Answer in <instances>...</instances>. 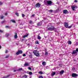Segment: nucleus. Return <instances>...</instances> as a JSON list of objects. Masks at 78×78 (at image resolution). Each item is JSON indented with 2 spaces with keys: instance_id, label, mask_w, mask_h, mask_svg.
I'll use <instances>...</instances> for the list:
<instances>
[{
  "instance_id": "5fc2aeb1",
  "label": "nucleus",
  "mask_w": 78,
  "mask_h": 78,
  "mask_svg": "<svg viewBox=\"0 0 78 78\" xmlns=\"http://www.w3.org/2000/svg\"><path fill=\"white\" fill-rule=\"evenodd\" d=\"M74 61H76V59L73 60Z\"/></svg>"
},
{
  "instance_id": "c85d7f7f",
  "label": "nucleus",
  "mask_w": 78,
  "mask_h": 78,
  "mask_svg": "<svg viewBox=\"0 0 78 78\" xmlns=\"http://www.w3.org/2000/svg\"><path fill=\"white\" fill-rule=\"evenodd\" d=\"M22 70H23L22 68H20L18 70V71H20V70L22 71Z\"/></svg>"
},
{
  "instance_id": "423d86ee",
  "label": "nucleus",
  "mask_w": 78,
  "mask_h": 78,
  "mask_svg": "<svg viewBox=\"0 0 78 78\" xmlns=\"http://www.w3.org/2000/svg\"><path fill=\"white\" fill-rule=\"evenodd\" d=\"M77 76V74L75 73H73L72 75V77H73V78H75V77H76Z\"/></svg>"
},
{
  "instance_id": "0eeeda50",
  "label": "nucleus",
  "mask_w": 78,
  "mask_h": 78,
  "mask_svg": "<svg viewBox=\"0 0 78 78\" xmlns=\"http://www.w3.org/2000/svg\"><path fill=\"white\" fill-rule=\"evenodd\" d=\"M41 6V4L40 3H38L35 5V7L36 8H37V7H40Z\"/></svg>"
},
{
  "instance_id": "6e6552de",
  "label": "nucleus",
  "mask_w": 78,
  "mask_h": 78,
  "mask_svg": "<svg viewBox=\"0 0 78 78\" xmlns=\"http://www.w3.org/2000/svg\"><path fill=\"white\" fill-rule=\"evenodd\" d=\"M42 24V23L41 22H40L38 23L37 24V26L39 27V26H41Z\"/></svg>"
},
{
  "instance_id": "f704fd0d",
  "label": "nucleus",
  "mask_w": 78,
  "mask_h": 78,
  "mask_svg": "<svg viewBox=\"0 0 78 78\" xmlns=\"http://www.w3.org/2000/svg\"><path fill=\"white\" fill-rule=\"evenodd\" d=\"M5 28H9V26H5Z\"/></svg>"
},
{
  "instance_id": "58836bf2",
  "label": "nucleus",
  "mask_w": 78,
  "mask_h": 78,
  "mask_svg": "<svg viewBox=\"0 0 78 78\" xmlns=\"http://www.w3.org/2000/svg\"><path fill=\"white\" fill-rule=\"evenodd\" d=\"M31 67H28V69H29V70H31Z\"/></svg>"
},
{
  "instance_id": "603ef678",
  "label": "nucleus",
  "mask_w": 78,
  "mask_h": 78,
  "mask_svg": "<svg viewBox=\"0 0 78 78\" xmlns=\"http://www.w3.org/2000/svg\"><path fill=\"white\" fill-rule=\"evenodd\" d=\"M37 47H36L34 48V49H37Z\"/></svg>"
},
{
  "instance_id": "a878e982",
  "label": "nucleus",
  "mask_w": 78,
  "mask_h": 78,
  "mask_svg": "<svg viewBox=\"0 0 78 78\" xmlns=\"http://www.w3.org/2000/svg\"><path fill=\"white\" fill-rule=\"evenodd\" d=\"M48 12L52 13V12H53V10H48Z\"/></svg>"
},
{
  "instance_id": "f8f14e48",
  "label": "nucleus",
  "mask_w": 78,
  "mask_h": 78,
  "mask_svg": "<svg viewBox=\"0 0 78 78\" xmlns=\"http://www.w3.org/2000/svg\"><path fill=\"white\" fill-rule=\"evenodd\" d=\"M71 8H72V9H73V11H75V9L76 8L74 6H72Z\"/></svg>"
},
{
  "instance_id": "72a5a7b5",
  "label": "nucleus",
  "mask_w": 78,
  "mask_h": 78,
  "mask_svg": "<svg viewBox=\"0 0 78 78\" xmlns=\"http://www.w3.org/2000/svg\"><path fill=\"white\" fill-rule=\"evenodd\" d=\"M48 53L47 52H45V55H48Z\"/></svg>"
},
{
  "instance_id": "dca6fc26",
  "label": "nucleus",
  "mask_w": 78,
  "mask_h": 78,
  "mask_svg": "<svg viewBox=\"0 0 78 78\" xmlns=\"http://www.w3.org/2000/svg\"><path fill=\"white\" fill-rule=\"evenodd\" d=\"M42 64L43 65V66H45V65H46V62H42Z\"/></svg>"
},
{
  "instance_id": "473e14b6",
  "label": "nucleus",
  "mask_w": 78,
  "mask_h": 78,
  "mask_svg": "<svg viewBox=\"0 0 78 78\" xmlns=\"http://www.w3.org/2000/svg\"><path fill=\"white\" fill-rule=\"evenodd\" d=\"M35 44H39V41H36L35 42Z\"/></svg>"
},
{
  "instance_id": "f257e3e1",
  "label": "nucleus",
  "mask_w": 78,
  "mask_h": 78,
  "mask_svg": "<svg viewBox=\"0 0 78 78\" xmlns=\"http://www.w3.org/2000/svg\"><path fill=\"white\" fill-rule=\"evenodd\" d=\"M47 30L48 31H53L55 29V27L53 26H51V27H47Z\"/></svg>"
},
{
  "instance_id": "4be33fe9",
  "label": "nucleus",
  "mask_w": 78,
  "mask_h": 78,
  "mask_svg": "<svg viewBox=\"0 0 78 78\" xmlns=\"http://www.w3.org/2000/svg\"><path fill=\"white\" fill-rule=\"evenodd\" d=\"M15 14L17 17H19V16L18 13L16 12L15 13Z\"/></svg>"
},
{
  "instance_id": "b1692460",
  "label": "nucleus",
  "mask_w": 78,
  "mask_h": 78,
  "mask_svg": "<svg viewBox=\"0 0 78 78\" xmlns=\"http://www.w3.org/2000/svg\"><path fill=\"white\" fill-rule=\"evenodd\" d=\"M11 21H12V22L13 23H16V22L14 20H11Z\"/></svg>"
},
{
  "instance_id": "aec40b11",
  "label": "nucleus",
  "mask_w": 78,
  "mask_h": 78,
  "mask_svg": "<svg viewBox=\"0 0 78 78\" xmlns=\"http://www.w3.org/2000/svg\"><path fill=\"white\" fill-rule=\"evenodd\" d=\"M68 44L69 45H71L72 44V42L70 41H69L68 42Z\"/></svg>"
},
{
  "instance_id": "cd10ccee",
  "label": "nucleus",
  "mask_w": 78,
  "mask_h": 78,
  "mask_svg": "<svg viewBox=\"0 0 78 78\" xmlns=\"http://www.w3.org/2000/svg\"><path fill=\"white\" fill-rule=\"evenodd\" d=\"M55 74H56V73L55 72H54L52 73V76H54V75H55Z\"/></svg>"
},
{
  "instance_id": "4468645a",
  "label": "nucleus",
  "mask_w": 78,
  "mask_h": 78,
  "mask_svg": "<svg viewBox=\"0 0 78 78\" xmlns=\"http://www.w3.org/2000/svg\"><path fill=\"white\" fill-rule=\"evenodd\" d=\"M29 65V64H28V63H26L24 64V67H26V66H28Z\"/></svg>"
},
{
  "instance_id": "393cba45",
  "label": "nucleus",
  "mask_w": 78,
  "mask_h": 78,
  "mask_svg": "<svg viewBox=\"0 0 78 78\" xmlns=\"http://www.w3.org/2000/svg\"><path fill=\"white\" fill-rule=\"evenodd\" d=\"M37 38L38 39H41V37L39 35H38Z\"/></svg>"
},
{
  "instance_id": "3c124183",
  "label": "nucleus",
  "mask_w": 78,
  "mask_h": 78,
  "mask_svg": "<svg viewBox=\"0 0 78 78\" xmlns=\"http://www.w3.org/2000/svg\"><path fill=\"white\" fill-rule=\"evenodd\" d=\"M49 41H52L51 38H50V39H49Z\"/></svg>"
},
{
  "instance_id": "79ce46f5",
  "label": "nucleus",
  "mask_w": 78,
  "mask_h": 78,
  "mask_svg": "<svg viewBox=\"0 0 78 78\" xmlns=\"http://www.w3.org/2000/svg\"><path fill=\"white\" fill-rule=\"evenodd\" d=\"M33 21H30V22H29V23H30V24H31V23H32Z\"/></svg>"
},
{
  "instance_id": "2eb2a0df",
  "label": "nucleus",
  "mask_w": 78,
  "mask_h": 78,
  "mask_svg": "<svg viewBox=\"0 0 78 78\" xmlns=\"http://www.w3.org/2000/svg\"><path fill=\"white\" fill-rule=\"evenodd\" d=\"M10 76V75H8L7 76H5L4 77H2V78H9V77Z\"/></svg>"
},
{
  "instance_id": "a211bd4d",
  "label": "nucleus",
  "mask_w": 78,
  "mask_h": 78,
  "mask_svg": "<svg viewBox=\"0 0 78 78\" xmlns=\"http://www.w3.org/2000/svg\"><path fill=\"white\" fill-rule=\"evenodd\" d=\"M29 34H27V35H24L23 37V38H25V37H27L29 35Z\"/></svg>"
},
{
  "instance_id": "f03ea898",
  "label": "nucleus",
  "mask_w": 78,
  "mask_h": 78,
  "mask_svg": "<svg viewBox=\"0 0 78 78\" xmlns=\"http://www.w3.org/2000/svg\"><path fill=\"white\" fill-rule=\"evenodd\" d=\"M36 51H37V50H34V51H33L34 54L36 56H37V57H39V56H40V54H39V53L38 52H36Z\"/></svg>"
},
{
  "instance_id": "ea45409f",
  "label": "nucleus",
  "mask_w": 78,
  "mask_h": 78,
  "mask_svg": "<svg viewBox=\"0 0 78 78\" xmlns=\"http://www.w3.org/2000/svg\"><path fill=\"white\" fill-rule=\"evenodd\" d=\"M74 2H75V3H77V2H78V1L76 0H75L74 1Z\"/></svg>"
},
{
  "instance_id": "bb28decb",
  "label": "nucleus",
  "mask_w": 78,
  "mask_h": 78,
  "mask_svg": "<svg viewBox=\"0 0 78 78\" xmlns=\"http://www.w3.org/2000/svg\"><path fill=\"white\" fill-rule=\"evenodd\" d=\"M33 74V73H32L31 72H29V74L30 75H31Z\"/></svg>"
},
{
  "instance_id": "412c9836",
  "label": "nucleus",
  "mask_w": 78,
  "mask_h": 78,
  "mask_svg": "<svg viewBox=\"0 0 78 78\" xmlns=\"http://www.w3.org/2000/svg\"><path fill=\"white\" fill-rule=\"evenodd\" d=\"M39 74H41V75H42V74H43V72L42 71H40L38 72Z\"/></svg>"
},
{
  "instance_id": "8fccbe9b",
  "label": "nucleus",
  "mask_w": 78,
  "mask_h": 78,
  "mask_svg": "<svg viewBox=\"0 0 78 78\" xmlns=\"http://www.w3.org/2000/svg\"><path fill=\"white\" fill-rule=\"evenodd\" d=\"M7 52H8V51L7 50L5 51V53H7Z\"/></svg>"
},
{
  "instance_id": "f3484780",
  "label": "nucleus",
  "mask_w": 78,
  "mask_h": 78,
  "mask_svg": "<svg viewBox=\"0 0 78 78\" xmlns=\"http://www.w3.org/2000/svg\"><path fill=\"white\" fill-rule=\"evenodd\" d=\"M76 53H77V52L76 51L74 50L73 51L72 54H76Z\"/></svg>"
},
{
  "instance_id": "864d4df0",
  "label": "nucleus",
  "mask_w": 78,
  "mask_h": 78,
  "mask_svg": "<svg viewBox=\"0 0 78 78\" xmlns=\"http://www.w3.org/2000/svg\"><path fill=\"white\" fill-rule=\"evenodd\" d=\"M32 17H34V15H32Z\"/></svg>"
},
{
  "instance_id": "5701e85b",
  "label": "nucleus",
  "mask_w": 78,
  "mask_h": 78,
  "mask_svg": "<svg viewBox=\"0 0 78 78\" xmlns=\"http://www.w3.org/2000/svg\"><path fill=\"white\" fill-rule=\"evenodd\" d=\"M72 27H73V25H71L69 27L68 26V28H69V29H70V28H72Z\"/></svg>"
},
{
  "instance_id": "a19ab883",
  "label": "nucleus",
  "mask_w": 78,
  "mask_h": 78,
  "mask_svg": "<svg viewBox=\"0 0 78 78\" xmlns=\"http://www.w3.org/2000/svg\"><path fill=\"white\" fill-rule=\"evenodd\" d=\"M7 14H8V13L6 12V13H5V16H7Z\"/></svg>"
},
{
  "instance_id": "a18cd8bd",
  "label": "nucleus",
  "mask_w": 78,
  "mask_h": 78,
  "mask_svg": "<svg viewBox=\"0 0 78 78\" xmlns=\"http://www.w3.org/2000/svg\"><path fill=\"white\" fill-rule=\"evenodd\" d=\"M39 78H44L42 76H39Z\"/></svg>"
},
{
  "instance_id": "2f4dec72",
  "label": "nucleus",
  "mask_w": 78,
  "mask_h": 78,
  "mask_svg": "<svg viewBox=\"0 0 78 78\" xmlns=\"http://www.w3.org/2000/svg\"><path fill=\"white\" fill-rule=\"evenodd\" d=\"M8 36H9V34H5V36L6 37H8Z\"/></svg>"
},
{
  "instance_id": "49530a36",
  "label": "nucleus",
  "mask_w": 78,
  "mask_h": 78,
  "mask_svg": "<svg viewBox=\"0 0 78 78\" xmlns=\"http://www.w3.org/2000/svg\"><path fill=\"white\" fill-rule=\"evenodd\" d=\"M76 51L77 52H78V48H77V49H76Z\"/></svg>"
},
{
  "instance_id": "de8ad7c7",
  "label": "nucleus",
  "mask_w": 78,
  "mask_h": 78,
  "mask_svg": "<svg viewBox=\"0 0 78 78\" xmlns=\"http://www.w3.org/2000/svg\"><path fill=\"white\" fill-rule=\"evenodd\" d=\"M29 56H30V58H32V55H29Z\"/></svg>"
},
{
  "instance_id": "39448f33",
  "label": "nucleus",
  "mask_w": 78,
  "mask_h": 78,
  "mask_svg": "<svg viewBox=\"0 0 78 78\" xmlns=\"http://www.w3.org/2000/svg\"><path fill=\"white\" fill-rule=\"evenodd\" d=\"M52 2H51V1H47V3L48 5H50L52 4Z\"/></svg>"
},
{
  "instance_id": "09e8293b",
  "label": "nucleus",
  "mask_w": 78,
  "mask_h": 78,
  "mask_svg": "<svg viewBox=\"0 0 78 78\" xmlns=\"http://www.w3.org/2000/svg\"><path fill=\"white\" fill-rule=\"evenodd\" d=\"M72 70H75V68H73L72 69Z\"/></svg>"
},
{
  "instance_id": "20e7f679",
  "label": "nucleus",
  "mask_w": 78,
  "mask_h": 78,
  "mask_svg": "<svg viewBox=\"0 0 78 78\" xmlns=\"http://www.w3.org/2000/svg\"><path fill=\"white\" fill-rule=\"evenodd\" d=\"M64 26L66 28H67L69 27V24L68 23H64Z\"/></svg>"
},
{
  "instance_id": "7c9ffc66",
  "label": "nucleus",
  "mask_w": 78,
  "mask_h": 78,
  "mask_svg": "<svg viewBox=\"0 0 78 78\" xmlns=\"http://www.w3.org/2000/svg\"><path fill=\"white\" fill-rule=\"evenodd\" d=\"M48 27H52V26H51V23H49L48 26Z\"/></svg>"
},
{
  "instance_id": "6ab92c4d",
  "label": "nucleus",
  "mask_w": 78,
  "mask_h": 78,
  "mask_svg": "<svg viewBox=\"0 0 78 78\" xmlns=\"http://www.w3.org/2000/svg\"><path fill=\"white\" fill-rule=\"evenodd\" d=\"M28 77V76L26 75H24L23 77V78H27Z\"/></svg>"
},
{
  "instance_id": "c9c22d12",
  "label": "nucleus",
  "mask_w": 78,
  "mask_h": 78,
  "mask_svg": "<svg viewBox=\"0 0 78 78\" xmlns=\"http://www.w3.org/2000/svg\"><path fill=\"white\" fill-rule=\"evenodd\" d=\"M22 17H25V14H23V13H22Z\"/></svg>"
},
{
  "instance_id": "9d476101",
  "label": "nucleus",
  "mask_w": 78,
  "mask_h": 78,
  "mask_svg": "<svg viewBox=\"0 0 78 78\" xmlns=\"http://www.w3.org/2000/svg\"><path fill=\"white\" fill-rule=\"evenodd\" d=\"M7 21L5 20H4V21L1 22V23L2 24H4L5 23H6Z\"/></svg>"
},
{
  "instance_id": "c756f323",
  "label": "nucleus",
  "mask_w": 78,
  "mask_h": 78,
  "mask_svg": "<svg viewBox=\"0 0 78 78\" xmlns=\"http://www.w3.org/2000/svg\"><path fill=\"white\" fill-rule=\"evenodd\" d=\"M9 55H7L5 56V58H9Z\"/></svg>"
},
{
  "instance_id": "4d7b16f0",
  "label": "nucleus",
  "mask_w": 78,
  "mask_h": 78,
  "mask_svg": "<svg viewBox=\"0 0 78 78\" xmlns=\"http://www.w3.org/2000/svg\"><path fill=\"white\" fill-rule=\"evenodd\" d=\"M1 46L0 45V49H1Z\"/></svg>"
},
{
  "instance_id": "c03bdc74",
  "label": "nucleus",
  "mask_w": 78,
  "mask_h": 78,
  "mask_svg": "<svg viewBox=\"0 0 78 78\" xmlns=\"http://www.w3.org/2000/svg\"><path fill=\"white\" fill-rule=\"evenodd\" d=\"M2 4H3V3H2V2H1L0 1V5H2Z\"/></svg>"
},
{
  "instance_id": "6e6d98bb",
  "label": "nucleus",
  "mask_w": 78,
  "mask_h": 78,
  "mask_svg": "<svg viewBox=\"0 0 78 78\" xmlns=\"http://www.w3.org/2000/svg\"><path fill=\"white\" fill-rule=\"evenodd\" d=\"M16 70H14L13 71V72H16Z\"/></svg>"
},
{
  "instance_id": "1a4fd4ad",
  "label": "nucleus",
  "mask_w": 78,
  "mask_h": 78,
  "mask_svg": "<svg viewBox=\"0 0 78 78\" xmlns=\"http://www.w3.org/2000/svg\"><path fill=\"white\" fill-rule=\"evenodd\" d=\"M63 14H67V13H68V11L67 10L64 9L63 10Z\"/></svg>"
},
{
  "instance_id": "9b49d317",
  "label": "nucleus",
  "mask_w": 78,
  "mask_h": 78,
  "mask_svg": "<svg viewBox=\"0 0 78 78\" xmlns=\"http://www.w3.org/2000/svg\"><path fill=\"white\" fill-rule=\"evenodd\" d=\"M14 37L15 39H17V37H18L17 36V33H16L15 34V35L14 36Z\"/></svg>"
},
{
  "instance_id": "ddd939ff",
  "label": "nucleus",
  "mask_w": 78,
  "mask_h": 78,
  "mask_svg": "<svg viewBox=\"0 0 78 78\" xmlns=\"http://www.w3.org/2000/svg\"><path fill=\"white\" fill-rule=\"evenodd\" d=\"M64 73V70H62L60 72V74H63V73Z\"/></svg>"
},
{
  "instance_id": "7ed1b4c3",
  "label": "nucleus",
  "mask_w": 78,
  "mask_h": 78,
  "mask_svg": "<svg viewBox=\"0 0 78 78\" xmlns=\"http://www.w3.org/2000/svg\"><path fill=\"white\" fill-rule=\"evenodd\" d=\"M23 53V51L22 50H18L17 52L16 53V55H19V54H22Z\"/></svg>"
},
{
  "instance_id": "13d9d810",
  "label": "nucleus",
  "mask_w": 78,
  "mask_h": 78,
  "mask_svg": "<svg viewBox=\"0 0 78 78\" xmlns=\"http://www.w3.org/2000/svg\"><path fill=\"white\" fill-rule=\"evenodd\" d=\"M22 40L23 41V40H24L23 39H22Z\"/></svg>"
},
{
  "instance_id": "e433bc0d",
  "label": "nucleus",
  "mask_w": 78,
  "mask_h": 78,
  "mask_svg": "<svg viewBox=\"0 0 78 78\" xmlns=\"http://www.w3.org/2000/svg\"><path fill=\"white\" fill-rule=\"evenodd\" d=\"M4 17V16H2L0 17V19H3Z\"/></svg>"
},
{
  "instance_id": "4c0bfd02",
  "label": "nucleus",
  "mask_w": 78,
  "mask_h": 78,
  "mask_svg": "<svg viewBox=\"0 0 78 78\" xmlns=\"http://www.w3.org/2000/svg\"><path fill=\"white\" fill-rule=\"evenodd\" d=\"M0 33H3V31L0 30Z\"/></svg>"
},
{
  "instance_id": "37998d69",
  "label": "nucleus",
  "mask_w": 78,
  "mask_h": 78,
  "mask_svg": "<svg viewBox=\"0 0 78 78\" xmlns=\"http://www.w3.org/2000/svg\"><path fill=\"white\" fill-rule=\"evenodd\" d=\"M23 56H26V55H25V54H24L23 55Z\"/></svg>"
}]
</instances>
